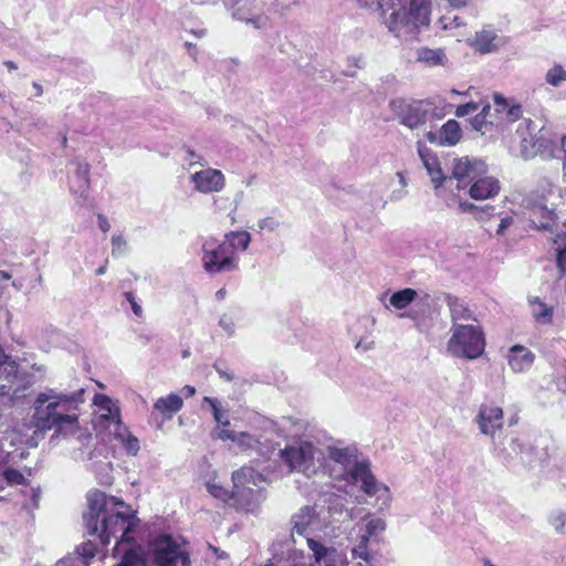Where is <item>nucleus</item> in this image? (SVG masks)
<instances>
[{
	"label": "nucleus",
	"instance_id": "37998d69",
	"mask_svg": "<svg viewBox=\"0 0 566 566\" xmlns=\"http://www.w3.org/2000/svg\"><path fill=\"white\" fill-rule=\"evenodd\" d=\"M1 475L8 485H21L25 481L23 474L19 470L12 468L4 469L1 472Z\"/></svg>",
	"mask_w": 566,
	"mask_h": 566
},
{
	"label": "nucleus",
	"instance_id": "4d7b16f0",
	"mask_svg": "<svg viewBox=\"0 0 566 566\" xmlns=\"http://www.w3.org/2000/svg\"><path fill=\"white\" fill-rule=\"evenodd\" d=\"M112 255L122 254L126 248V241L122 235H113L112 238Z\"/></svg>",
	"mask_w": 566,
	"mask_h": 566
},
{
	"label": "nucleus",
	"instance_id": "bb28decb",
	"mask_svg": "<svg viewBox=\"0 0 566 566\" xmlns=\"http://www.w3.org/2000/svg\"><path fill=\"white\" fill-rule=\"evenodd\" d=\"M408 14L412 21V28H418L419 25H428L430 22V1L410 0Z\"/></svg>",
	"mask_w": 566,
	"mask_h": 566
},
{
	"label": "nucleus",
	"instance_id": "a878e982",
	"mask_svg": "<svg viewBox=\"0 0 566 566\" xmlns=\"http://www.w3.org/2000/svg\"><path fill=\"white\" fill-rule=\"evenodd\" d=\"M184 406L182 398L177 394H170L167 397L158 398L154 403V411H158L165 419L169 420Z\"/></svg>",
	"mask_w": 566,
	"mask_h": 566
},
{
	"label": "nucleus",
	"instance_id": "f257e3e1",
	"mask_svg": "<svg viewBox=\"0 0 566 566\" xmlns=\"http://www.w3.org/2000/svg\"><path fill=\"white\" fill-rule=\"evenodd\" d=\"M84 394V388L72 392L55 388H45L41 391L33 401L32 418L17 429L22 437L21 441L29 448H35L48 430L55 428L56 434H62L64 426L77 423L76 411L85 400Z\"/></svg>",
	"mask_w": 566,
	"mask_h": 566
},
{
	"label": "nucleus",
	"instance_id": "393cba45",
	"mask_svg": "<svg viewBox=\"0 0 566 566\" xmlns=\"http://www.w3.org/2000/svg\"><path fill=\"white\" fill-rule=\"evenodd\" d=\"M510 448L520 455V463L524 467H534L538 460L535 448L521 438H511Z\"/></svg>",
	"mask_w": 566,
	"mask_h": 566
},
{
	"label": "nucleus",
	"instance_id": "bf43d9fd",
	"mask_svg": "<svg viewBox=\"0 0 566 566\" xmlns=\"http://www.w3.org/2000/svg\"><path fill=\"white\" fill-rule=\"evenodd\" d=\"M126 300L132 304V310L136 316H140L143 313L142 306L137 304L132 292L125 293Z\"/></svg>",
	"mask_w": 566,
	"mask_h": 566
},
{
	"label": "nucleus",
	"instance_id": "423d86ee",
	"mask_svg": "<svg viewBox=\"0 0 566 566\" xmlns=\"http://www.w3.org/2000/svg\"><path fill=\"white\" fill-rule=\"evenodd\" d=\"M0 384V399L3 403L14 405L27 396V391L34 384V376L21 370L15 361L7 364Z\"/></svg>",
	"mask_w": 566,
	"mask_h": 566
},
{
	"label": "nucleus",
	"instance_id": "2f4dec72",
	"mask_svg": "<svg viewBox=\"0 0 566 566\" xmlns=\"http://www.w3.org/2000/svg\"><path fill=\"white\" fill-rule=\"evenodd\" d=\"M120 560L116 566H147L143 557V547L140 545L120 547Z\"/></svg>",
	"mask_w": 566,
	"mask_h": 566
},
{
	"label": "nucleus",
	"instance_id": "ea45409f",
	"mask_svg": "<svg viewBox=\"0 0 566 566\" xmlns=\"http://www.w3.org/2000/svg\"><path fill=\"white\" fill-rule=\"evenodd\" d=\"M307 545L310 549L313 552L315 562L321 564L323 560H325L329 555L335 554V548H329L321 544L319 542L307 537Z\"/></svg>",
	"mask_w": 566,
	"mask_h": 566
},
{
	"label": "nucleus",
	"instance_id": "4468645a",
	"mask_svg": "<svg viewBox=\"0 0 566 566\" xmlns=\"http://www.w3.org/2000/svg\"><path fill=\"white\" fill-rule=\"evenodd\" d=\"M484 170L482 161H470L468 158L457 159L452 168L451 177L448 180L455 179L457 189H463L471 184L478 175Z\"/></svg>",
	"mask_w": 566,
	"mask_h": 566
},
{
	"label": "nucleus",
	"instance_id": "338daca9",
	"mask_svg": "<svg viewBox=\"0 0 566 566\" xmlns=\"http://www.w3.org/2000/svg\"><path fill=\"white\" fill-rule=\"evenodd\" d=\"M472 0H448L449 4L453 8H462L468 6Z\"/></svg>",
	"mask_w": 566,
	"mask_h": 566
},
{
	"label": "nucleus",
	"instance_id": "13d9d810",
	"mask_svg": "<svg viewBox=\"0 0 566 566\" xmlns=\"http://www.w3.org/2000/svg\"><path fill=\"white\" fill-rule=\"evenodd\" d=\"M222 361L221 360H217L213 365V368L216 369V371L218 373V375L223 378L226 381H232L233 380V374L229 373L228 370H226L223 367H222Z\"/></svg>",
	"mask_w": 566,
	"mask_h": 566
},
{
	"label": "nucleus",
	"instance_id": "a19ab883",
	"mask_svg": "<svg viewBox=\"0 0 566 566\" xmlns=\"http://www.w3.org/2000/svg\"><path fill=\"white\" fill-rule=\"evenodd\" d=\"M554 244L557 252V266L562 273H566V234H557Z\"/></svg>",
	"mask_w": 566,
	"mask_h": 566
},
{
	"label": "nucleus",
	"instance_id": "cd10ccee",
	"mask_svg": "<svg viewBox=\"0 0 566 566\" xmlns=\"http://www.w3.org/2000/svg\"><path fill=\"white\" fill-rule=\"evenodd\" d=\"M111 432L114 434L115 439L122 443L127 453L133 455L137 454L140 449L139 440L129 432L123 422L113 428Z\"/></svg>",
	"mask_w": 566,
	"mask_h": 566
},
{
	"label": "nucleus",
	"instance_id": "dca6fc26",
	"mask_svg": "<svg viewBox=\"0 0 566 566\" xmlns=\"http://www.w3.org/2000/svg\"><path fill=\"white\" fill-rule=\"evenodd\" d=\"M502 408L493 405H482L476 416L481 432L489 436H493L502 427Z\"/></svg>",
	"mask_w": 566,
	"mask_h": 566
},
{
	"label": "nucleus",
	"instance_id": "0e129e2a",
	"mask_svg": "<svg viewBox=\"0 0 566 566\" xmlns=\"http://www.w3.org/2000/svg\"><path fill=\"white\" fill-rule=\"evenodd\" d=\"M97 221H98V227L103 232H107L111 229V224L104 214H102V213L97 214Z\"/></svg>",
	"mask_w": 566,
	"mask_h": 566
},
{
	"label": "nucleus",
	"instance_id": "c756f323",
	"mask_svg": "<svg viewBox=\"0 0 566 566\" xmlns=\"http://www.w3.org/2000/svg\"><path fill=\"white\" fill-rule=\"evenodd\" d=\"M417 61L424 63L427 66L446 65L448 62L443 49L420 48L417 51Z\"/></svg>",
	"mask_w": 566,
	"mask_h": 566
},
{
	"label": "nucleus",
	"instance_id": "864d4df0",
	"mask_svg": "<svg viewBox=\"0 0 566 566\" xmlns=\"http://www.w3.org/2000/svg\"><path fill=\"white\" fill-rule=\"evenodd\" d=\"M280 226V222L273 217H266L258 222V227L260 230H268L270 232L275 231Z\"/></svg>",
	"mask_w": 566,
	"mask_h": 566
},
{
	"label": "nucleus",
	"instance_id": "3c124183",
	"mask_svg": "<svg viewBox=\"0 0 566 566\" xmlns=\"http://www.w3.org/2000/svg\"><path fill=\"white\" fill-rule=\"evenodd\" d=\"M471 126L482 134H485V127L490 124L492 125V122L486 119L483 114H476L474 117L470 119Z\"/></svg>",
	"mask_w": 566,
	"mask_h": 566
},
{
	"label": "nucleus",
	"instance_id": "680f3d73",
	"mask_svg": "<svg viewBox=\"0 0 566 566\" xmlns=\"http://www.w3.org/2000/svg\"><path fill=\"white\" fill-rule=\"evenodd\" d=\"M13 360L10 359L9 356H7L2 349V347L0 346V378H2V376L4 375V366L9 363H12Z\"/></svg>",
	"mask_w": 566,
	"mask_h": 566
},
{
	"label": "nucleus",
	"instance_id": "2eb2a0df",
	"mask_svg": "<svg viewBox=\"0 0 566 566\" xmlns=\"http://www.w3.org/2000/svg\"><path fill=\"white\" fill-rule=\"evenodd\" d=\"M195 188L203 193L219 192L223 189L226 180L218 169L208 168L191 176Z\"/></svg>",
	"mask_w": 566,
	"mask_h": 566
},
{
	"label": "nucleus",
	"instance_id": "473e14b6",
	"mask_svg": "<svg viewBox=\"0 0 566 566\" xmlns=\"http://www.w3.org/2000/svg\"><path fill=\"white\" fill-rule=\"evenodd\" d=\"M494 102L496 105V112L501 114H505V117L510 122H516L523 115L522 106L516 103H510L506 98L501 95L494 96Z\"/></svg>",
	"mask_w": 566,
	"mask_h": 566
},
{
	"label": "nucleus",
	"instance_id": "4be33fe9",
	"mask_svg": "<svg viewBox=\"0 0 566 566\" xmlns=\"http://www.w3.org/2000/svg\"><path fill=\"white\" fill-rule=\"evenodd\" d=\"M72 165L75 166V171L70 179V189L85 199L90 189V165L80 160L73 161Z\"/></svg>",
	"mask_w": 566,
	"mask_h": 566
},
{
	"label": "nucleus",
	"instance_id": "a18cd8bd",
	"mask_svg": "<svg viewBox=\"0 0 566 566\" xmlns=\"http://www.w3.org/2000/svg\"><path fill=\"white\" fill-rule=\"evenodd\" d=\"M94 471L99 476V480L103 484L112 483L113 478L109 474L112 471V463L109 461L94 464Z\"/></svg>",
	"mask_w": 566,
	"mask_h": 566
},
{
	"label": "nucleus",
	"instance_id": "72a5a7b5",
	"mask_svg": "<svg viewBox=\"0 0 566 566\" xmlns=\"http://www.w3.org/2000/svg\"><path fill=\"white\" fill-rule=\"evenodd\" d=\"M447 304L449 306L453 323H457L459 319H475L473 312L469 310L464 302L460 298L448 295Z\"/></svg>",
	"mask_w": 566,
	"mask_h": 566
},
{
	"label": "nucleus",
	"instance_id": "1a4fd4ad",
	"mask_svg": "<svg viewBox=\"0 0 566 566\" xmlns=\"http://www.w3.org/2000/svg\"><path fill=\"white\" fill-rule=\"evenodd\" d=\"M316 448L313 443L302 441L294 446H287L281 450L282 460L290 467L291 470L310 474L314 469V453Z\"/></svg>",
	"mask_w": 566,
	"mask_h": 566
},
{
	"label": "nucleus",
	"instance_id": "f03ea898",
	"mask_svg": "<svg viewBox=\"0 0 566 566\" xmlns=\"http://www.w3.org/2000/svg\"><path fill=\"white\" fill-rule=\"evenodd\" d=\"M83 520L87 533L97 535L104 545L114 538L116 553L134 541L133 534L139 522L136 511L126 506L118 497H91Z\"/></svg>",
	"mask_w": 566,
	"mask_h": 566
},
{
	"label": "nucleus",
	"instance_id": "774afa93",
	"mask_svg": "<svg viewBox=\"0 0 566 566\" xmlns=\"http://www.w3.org/2000/svg\"><path fill=\"white\" fill-rule=\"evenodd\" d=\"M562 149L564 151V158H563V170L566 175V136L562 138Z\"/></svg>",
	"mask_w": 566,
	"mask_h": 566
},
{
	"label": "nucleus",
	"instance_id": "c9c22d12",
	"mask_svg": "<svg viewBox=\"0 0 566 566\" xmlns=\"http://www.w3.org/2000/svg\"><path fill=\"white\" fill-rule=\"evenodd\" d=\"M459 208L462 212L472 213L478 220L485 221L495 214V208L490 205L476 206L468 201H460Z\"/></svg>",
	"mask_w": 566,
	"mask_h": 566
},
{
	"label": "nucleus",
	"instance_id": "de8ad7c7",
	"mask_svg": "<svg viewBox=\"0 0 566 566\" xmlns=\"http://www.w3.org/2000/svg\"><path fill=\"white\" fill-rule=\"evenodd\" d=\"M369 538L366 534L360 536L359 543L353 548L354 557L361 558L364 560L369 559L368 543Z\"/></svg>",
	"mask_w": 566,
	"mask_h": 566
},
{
	"label": "nucleus",
	"instance_id": "39448f33",
	"mask_svg": "<svg viewBox=\"0 0 566 566\" xmlns=\"http://www.w3.org/2000/svg\"><path fill=\"white\" fill-rule=\"evenodd\" d=\"M447 350L457 358L476 359L485 349V338L478 325L453 323Z\"/></svg>",
	"mask_w": 566,
	"mask_h": 566
},
{
	"label": "nucleus",
	"instance_id": "e433bc0d",
	"mask_svg": "<svg viewBox=\"0 0 566 566\" xmlns=\"http://www.w3.org/2000/svg\"><path fill=\"white\" fill-rule=\"evenodd\" d=\"M258 497H222L223 506L239 512H254Z\"/></svg>",
	"mask_w": 566,
	"mask_h": 566
},
{
	"label": "nucleus",
	"instance_id": "f3484780",
	"mask_svg": "<svg viewBox=\"0 0 566 566\" xmlns=\"http://www.w3.org/2000/svg\"><path fill=\"white\" fill-rule=\"evenodd\" d=\"M402 1L403 0L391 7V2L387 0L388 9L392 10L388 19L385 18V13H382V15L377 13L378 18L386 23L388 30L396 34H398L403 28L412 27V21L408 14L407 8L401 6ZM395 2L398 1L395 0ZM382 10L386 12V9L382 8Z\"/></svg>",
	"mask_w": 566,
	"mask_h": 566
},
{
	"label": "nucleus",
	"instance_id": "58836bf2",
	"mask_svg": "<svg viewBox=\"0 0 566 566\" xmlns=\"http://www.w3.org/2000/svg\"><path fill=\"white\" fill-rule=\"evenodd\" d=\"M547 84L558 87L566 82V70L560 64H554L545 74Z\"/></svg>",
	"mask_w": 566,
	"mask_h": 566
},
{
	"label": "nucleus",
	"instance_id": "0eeeda50",
	"mask_svg": "<svg viewBox=\"0 0 566 566\" xmlns=\"http://www.w3.org/2000/svg\"><path fill=\"white\" fill-rule=\"evenodd\" d=\"M202 266L208 274L232 272L238 268V260L227 242L219 243L213 239L202 243Z\"/></svg>",
	"mask_w": 566,
	"mask_h": 566
},
{
	"label": "nucleus",
	"instance_id": "20e7f679",
	"mask_svg": "<svg viewBox=\"0 0 566 566\" xmlns=\"http://www.w3.org/2000/svg\"><path fill=\"white\" fill-rule=\"evenodd\" d=\"M143 557L147 566H190L189 553L181 547L179 538L174 537L166 518L155 517L145 525Z\"/></svg>",
	"mask_w": 566,
	"mask_h": 566
},
{
	"label": "nucleus",
	"instance_id": "f704fd0d",
	"mask_svg": "<svg viewBox=\"0 0 566 566\" xmlns=\"http://www.w3.org/2000/svg\"><path fill=\"white\" fill-rule=\"evenodd\" d=\"M418 296V292L411 287L399 290L391 294L389 303L397 310L407 308Z\"/></svg>",
	"mask_w": 566,
	"mask_h": 566
},
{
	"label": "nucleus",
	"instance_id": "7c9ffc66",
	"mask_svg": "<svg viewBox=\"0 0 566 566\" xmlns=\"http://www.w3.org/2000/svg\"><path fill=\"white\" fill-rule=\"evenodd\" d=\"M531 221L537 229L552 231L555 224V212L545 206L534 207Z\"/></svg>",
	"mask_w": 566,
	"mask_h": 566
},
{
	"label": "nucleus",
	"instance_id": "b1692460",
	"mask_svg": "<svg viewBox=\"0 0 566 566\" xmlns=\"http://www.w3.org/2000/svg\"><path fill=\"white\" fill-rule=\"evenodd\" d=\"M93 401L102 411L99 418L108 422L109 431L123 422L119 408L108 396L95 394Z\"/></svg>",
	"mask_w": 566,
	"mask_h": 566
},
{
	"label": "nucleus",
	"instance_id": "052dcab7",
	"mask_svg": "<svg viewBox=\"0 0 566 566\" xmlns=\"http://www.w3.org/2000/svg\"><path fill=\"white\" fill-rule=\"evenodd\" d=\"M513 223V218L512 217H504L501 219V222L499 224V228L496 230V233L499 235H503L504 234V231Z\"/></svg>",
	"mask_w": 566,
	"mask_h": 566
},
{
	"label": "nucleus",
	"instance_id": "9d476101",
	"mask_svg": "<svg viewBox=\"0 0 566 566\" xmlns=\"http://www.w3.org/2000/svg\"><path fill=\"white\" fill-rule=\"evenodd\" d=\"M224 7L231 11L233 19L251 24L254 29H265L269 18L263 13H255V0H223Z\"/></svg>",
	"mask_w": 566,
	"mask_h": 566
},
{
	"label": "nucleus",
	"instance_id": "7ed1b4c3",
	"mask_svg": "<svg viewBox=\"0 0 566 566\" xmlns=\"http://www.w3.org/2000/svg\"><path fill=\"white\" fill-rule=\"evenodd\" d=\"M327 460L329 461V476L334 486L339 491L348 492V488L374 495L388 493L389 488L379 483L370 469V461L360 458L356 446L327 448Z\"/></svg>",
	"mask_w": 566,
	"mask_h": 566
},
{
	"label": "nucleus",
	"instance_id": "4c0bfd02",
	"mask_svg": "<svg viewBox=\"0 0 566 566\" xmlns=\"http://www.w3.org/2000/svg\"><path fill=\"white\" fill-rule=\"evenodd\" d=\"M226 238V242L231 247L232 252L234 249L247 250L251 242L250 233L247 231L230 232Z\"/></svg>",
	"mask_w": 566,
	"mask_h": 566
},
{
	"label": "nucleus",
	"instance_id": "a211bd4d",
	"mask_svg": "<svg viewBox=\"0 0 566 566\" xmlns=\"http://www.w3.org/2000/svg\"><path fill=\"white\" fill-rule=\"evenodd\" d=\"M426 137L431 144L454 146L460 142L462 130L457 120L449 119L442 125L439 133L430 130L427 133Z\"/></svg>",
	"mask_w": 566,
	"mask_h": 566
},
{
	"label": "nucleus",
	"instance_id": "49530a36",
	"mask_svg": "<svg viewBox=\"0 0 566 566\" xmlns=\"http://www.w3.org/2000/svg\"><path fill=\"white\" fill-rule=\"evenodd\" d=\"M497 457L507 467H513L516 462H520V455H516L510 448V442L497 451Z\"/></svg>",
	"mask_w": 566,
	"mask_h": 566
},
{
	"label": "nucleus",
	"instance_id": "6e6552de",
	"mask_svg": "<svg viewBox=\"0 0 566 566\" xmlns=\"http://www.w3.org/2000/svg\"><path fill=\"white\" fill-rule=\"evenodd\" d=\"M424 101H407L403 98L390 102V108L399 118L400 124L410 129H417L427 123L432 112Z\"/></svg>",
	"mask_w": 566,
	"mask_h": 566
},
{
	"label": "nucleus",
	"instance_id": "9b49d317",
	"mask_svg": "<svg viewBox=\"0 0 566 566\" xmlns=\"http://www.w3.org/2000/svg\"><path fill=\"white\" fill-rule=\"evenodd\" d=\"M234 490L230 495L255 494L265 489L266 478L251 467H242L232 473Z\"/></svg>",
	"mask_w": 566,
	"mask_h": 566
},
{
	"label": "nucleus",
	"instance_id": "f8f14e48",
	"mask_svg": "<svg viewBox=\"0 0 566 566\" xmlns=\"http://www.w3.org/2000/svg\"><path fill=\"white\" fill-rule=\"evenodd\" d=\"M532 120L524 119L516 128V135L520 138L521 155L525 159L535 157L548 147L549 140L543 137H536L531 128Z\"/></svg>",
	"mask_w": 566,
	"mask_h": 566
},
{
	"label": "nucleus",
	"instance_id": "412c9836",
	"mask_svg": "<svg viewBox=\"0 0 566 566\" xmlns=\"http://www.w3.org/2000/svg\"><path fill=\"white\" fill-rule=\"evenodd\" d=\"M97 546L87 541L76 547L75 552L57 562L56 566H88L96 555Z\"/></svg>",
	"mask_w": 566,
	"mask_h": 566
},
{
	"label": "nucleus",
	"instance_id": "8fccbe9b",
	"mask_svg": "<svg viewBox=\"0 0 566 566\" xmlns=\"http://www.w3.org/2000/svg\"><path fill=\"white\" fill-rule=\"evenodd\" d=\"M549 522L557 532H560L566 524V513L563 511H553L549 516Z\"/></svg>",
	"mask_w": 566,
	"mask_h": 566
},
{
	"label": "nucleus",
	"instance_id": "09e8293b",
	"mask_svg": "<svg viewBox=\"0 0 566 566\" xmlns=\"http://www.w3.org/2000/svg\"><path fill=\"white\" fill-rule=\"evenodd\" d=\"M385 528H386L385 521L380 517H374V518L369 520L368 523L366 524L365 534L368 537H370V536H374V535H377V534L384 532Z\"/></svg>",
	"mask_w": 566,
	"mask_h": 566
},
{
	"label": "nucleus",
	"instance_id": "e2e57ef3",
	"mask_svg": "<svg viewBox=\"0 0 566 566\" xmlns=\"http://www.w3.org/2000/svg\"><path fill=\"white\" fill-rule=\"evenodd\" d=\"M306 530H307V524L306 523L295 522L294 525H293V528H292L291 536L293 537L294 534L304 535Z\"/></svg>",
	"mask_w": 566,
	"mask_h": 566
},
{
	"label": "nucleus",
	"instance_id": "5701e85b",
	"mask_svg": "<svg viewBox=\"0 0 566 566\" xmlns=\"http://www.w3.org/2000/svg\"><path fill=\"white\" fill-rule=\"evenodd\" d=\"M535 359V355L522 345H513L507 355V363L514 373L528 370Z\"/></svg>",
	"mask_w": 566,
	"mask_h": 566
},
{
	"label": "nucleus",
	"instance_id": "79ce46f5",
	"mask_svg": "<svg viewBox=\"0 0 566 566\" xmlns=\"http://www.w3.org/2000/svg\"><path fill=\"white\" fill-rule=\"evenodd\" d=\"M203 402L209 403V406L212 409L213 419L219 424H221V427H229L230 426L229 419L223 417V412H222V410L220 408V403H219L218 399L211 398V397H205L203 398Z\"/></svg>",
	"mask_w": 566,
	"mask_h": 566
},
{
	"label": "nucleus",
	"instance_id": "69168bd1",
	"mask_svg": "<svg viewBox=\"0 0 566 566\" xmlns=\"http://www.w3.org/2000/svg\"><path fill=\"white\" fill-rule=\"evenodd\" d=\"M219 325L228 333L232 332V323L226 316L220 318Z\"/></svg>",
	"mask_w": 566,
	"mask_h": 566
},
{
	"label": "nucleus",
	"instance_id": "6e6d98bb",
	"mask_svg": "<svg viewBox=\"0 0 566 566\" xmlns=\"http://www.w3.org/2000/svg\"><path fill=\"white\" fill-rule=\"evenodd\" d=\"M359 6L363 8H366L370 10L371 12L379 13L382 15V4L379 2V0H358Z\"/></svg>",
	"mask_w": 566,
	"mask_h": 566
},
{
	"label": "nucleus",
	"instance_id": "c85d7f7f",
	"mask_svg": "<svg viewBox=\"0 0 566 566\" xmlns=\"http://www.w3.org/2000/svg\"><path fill=\"white\" fill-rule=\"evenodd\" d=\"M532 308V315L536 323L546 325L552 323L554 315V307L542 302L539 297L534 296L528 298Z\"/></svg>",
	"mask_w": 566,
	"mask_h": 566
},
{
	"label": "nucleus",
	"instance_id": "6ab92c4d",
	"mask_svg": "<svg viewBox=\"0 0 566 566\" xmlns=\"http://www.w3.org/2000/svg\"><path fill=\"white\" fill-rule=\"evenodd\" d=\"M418 153L423 163V166L427 169L428 175L431 178V181L434 184L436 188L442 186L444 181L448 180V177L443 175L440 163L436 155H433L422 143L418 142Z\"/></svg>",
	"mask_w": 566,
	"mask_h": 566
},
{
	"label": "nucleus",
	"instance_id": "c03bdc74",
	"mask_svg": "<svg viewBox=\"0 0 566 566\" xmlns=\"http://www.w3.org/2000/svg\"><path fill=\"white\" fill-rule=\"evenodd\" d=\"M233 442L244 450L254 449L260 443L256 438L248 432H238Z\"/></svg>",
	"mask_w": 566,
	"mask_h": 566
},
{
	"label": "nucleus",
	"instance_id": "603ef678",
	"mask_svg": "<svg viewBox=\"0 0 566 566\" xmlns=\"http://www.w3.org/2000/svg\"><path fill=\"white\" fill-rule=\"evenodd\" d=\"M479 108H480V105L478 103L470 102V103H467L463 105H459L455 109V115L458 117H464L467 115L478 112Z\"/></svg>",
	"mask_w": 566,
	"mask_h": 566
},
{
	"label": "nucleus",
	"instance_id": "ddd939ff",
	"mask_svg": "<svg viewBox=\"0 0 566 566\" xmlns=\"http://www.w3.org/2000/svg\"><path fill=\"white\" fill-rule=\"evenodd\" d=\"M468 43L475 51L488 54L492 52H496L500 48L505 45V38L499 35V31L495 30L492 25L488 24L482 28V30L475 32L473 39H469Z\"/></svg>",
	"mask_w": 566,
	"mask_h": 566
},
{
	"label": "nucleus",
	"instance_id": "5fc2aeb1",
	"mask_svg": "<svg viewBox=\"0 0 566 566\" xmlns=\"http://www.w3.org/2000/svg\"><path fill=\"white\" fill-rule=\"evenodd\" d=\"M235 436H237V432L228 430L227 427L217 428L212 432L213 438L220 439L222 441H227V440L234 441Z\"/></svg>",
	"mask_w": 566,
	"mask_h": 566
},
{
	"label": "nucleus",
	"instance_id": "aec40b11",
	"mask_svg": "<svg viewBox=\"0 0 566 566\" xmlns=\"http://www.w3.org/2000/svg\"><path fill=\"white\" fill-rule=\"evenodd\" d=\"M499 191L500 182L496 178L490 176L480 177L479 174L478 178L471 182L469 195L475 200H483L497 195Z\"/></svg>",
	"mask_w": 566,
	"mask_h": 566
}]
</instances>
